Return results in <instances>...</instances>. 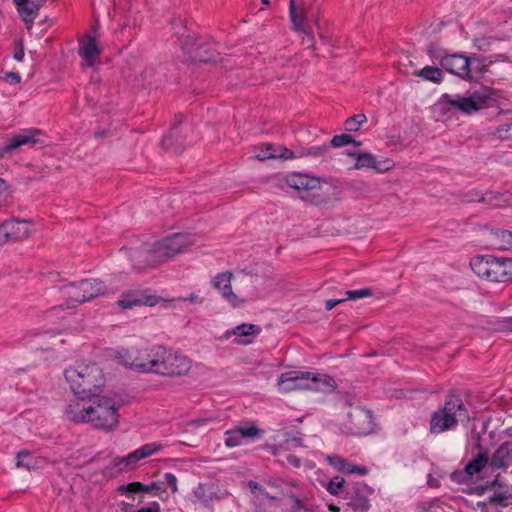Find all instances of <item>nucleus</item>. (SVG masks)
<instances>
[{"mask_svg":"<svg viewBox=\"0 0 512 512\" xmlns=\"http://www.w3.org/2000/svg\"><path fill=\"white\" fill-rule=\"evenodd\" d=\"M120 405L112 398L92 395L84 401H76L66 407L68 420L79 424L88 423L93 428L112 431L119 423Z\"/></svg>","mask_w":512,"mask_h":512,"instance_id":"1","label":"nucleus"},{"mask_svg":"<svg viewBox=\"0 0 512 512\" xmlns=\"http://www.w3.org/2000/svg\"><path fill=\"white\" fill-rule=\"evenodd\" d=\"M64 376L78 401L95 395V392L105 384L102 369L96 363L69 367L65 370Z\"/></svg>","mask_w":512,"mask_h":512,"instance_id":"2","label":"nucleus"},{"mask_svg":"<svg viewBox=\"0 0 512 512\" xmlns=\"http://www.w3.org/2000/svg\"><path fill=\"white\" fill-rule=\"evenodd\" d=\"M278 388L285 393L295 390H313L330 393L335 389V380L328 375L288 371L279 376Z\"/></svg>","mask_w":512,"mask_h":512,"instance_id":"3","label":"nucleus"},{"mask_svg":"<svg viewBox=\"0 0 512 512\" xmlns=\"http://www.w3.org/2000/svg\"><path fill=\"white\" fill-rule=\"evenodd\" d=\"M470 415L459 395L447 396L444 406L436 410L430 420V432L439 434L453 429L459 422H468Z\"/></svg>","mask_w":512,"mask_h":512,"instance_id":"4","label":"nucleus"},{"mask_svg":"<svg viewBox=\"0 0 512 512\" xmlns=\"http://www.w3.org/2000/svg\"><path fill=\"white\" fill-rule=\"evenodd\" d=\"M152 251L156 265L162 264L176 255L185 252L193 245L191 236L187 233H174L154 242Z\"/></svg>","mask_w":512,"mask_h":512,"instance_id":"5","label":"nucleus"},{"mask_svg":"<svg viewBox=\"0 0 512 512\" xmlns=\"http://www.w3.org/2000/svg\"><path fill=\"white\" fill-rule=\"evenodd\" d=\"M192 132V125L184 122L182 114H177L169 132L162 138L161 145L164 149L171 150L176 154L182 153L187 146L192 144L193 139L190 137Z\"/></svg>","mask_w":512,"mask_h":512,"instance_id":"6","label":"nucleus"},{"mask_svg":"<svg viewBox=\"0 0 512 512\" xmlns=\"http://www.w3.org/2000/svg\"><path fill=\"white\" fill-rule=\"evenodd\" d=\"M154 345L143 349L131 347L122 349L117 353V358L126 367L140 373H151L153 364Z\"/></svg>","mask_w":512,"mask_h":512,"instance_id":"7","label":"nucleus"},{"mask_svg":"<svg viewBox=\"0 0 512 512\" xmlns=\"http://www.w3.org/2000/svg\"><path fill=\"white\" fill-rule=\"evenodd\" d=\"M33 222L12 217L0 223V246L8 243L22 242L31 235Z\"/></svg>","mask_w":512,"mask_h":512,"instance_id":"8","label":"nucleus"},{"mask_svg":"<svg viewBox=\"0 0 512 512\" xmlns=\"http://www.w3.org/2000/svg\"><path fill=\"white\" fill-rule=\"evenodd\" d=\"M129 261L132 264V267L136 271H141L147 267L156 266L152 245L142 241L139 238H134L128 246H123L121 248Z\"/></svg>","mask_w":512,"mask_h":512,"instance_id":"9","label":"nucleus"},{"mask_svg":"<svg viewBox=\"0 0 512 512\" xmlns=\"http://www.w3.org/2000/svg\"><path fill=\"white\" fill-rule=\"evenodd\" d=\"M487 99V95H481L478 92L473 93L469 97L461 95L451 96L449 94H443L441 97L442 102L467 115L479 111L485 105Z\"/></svg>","mask_w":512,"mask_h":512,"instance_id":"10","label":"nucleus"},{"mask_svg":"<svg viewBox=\"0 0 512 512\" xmlns=\"http://www.w3.org/2000/svg\"><path fill=\"white\" fill-rule=\"evenodd\" d=\"M346 505L355 512H366L369 507V495L373 490L364 482H355L346 487Z\"/></svg>","mask_w":512,"mask_h":512,"instance_id":"11","label":"nucleus"},{"mask_svg":"<svg viewBox=\"0 0 512 512\" xmlns=\"http://www.w3.org/2000/svg\"><path fill=\"white\" fill-rule=\"evenodd\" d=\"M41 136H43V133L39 129L23 130L19 134L9 139L6 144L0 147V156L3 157L5 154L11 153L22 145H40L43 147L46 145V143L45 140L41 138Z\"/></svg>","mask_w":512,"mask_h":512,"instance_id":"12","label":"nucleus"},{"mask_svg":"<svg viewBox=\"0 0 512 512\" xmlns=\"http://www.w3.org/2000/svg\"><path fill=\"white\" fill-rule=\"evenodd\" d=\"M349 430L354 435H366L373 431L372 412L363 407L357 406L348 413Z\"/></svg>","mask_w":512,"mask_h":512,"instance_id":"13","label":"nucleus"},{"mask_svg":"<svg viewBox=\"0 0 512 512\" xmlns=\"http://www.w3.org/2000/svg\"><path fill=\"white\" fill-rule=\"evenodd\" d=\"M440 66L450 74L464 80H471L470 59L462 54H444L440 59Z\"/></svg>","mask_w":512,"mask_h":512,"instance_id":"14","label":"nucleus"},{"mask_svg":"<svg viewBox=\"0 0 512 512\" xmlns=\"http://www.w3.org/2000/svg\"><path fill=\"white\" fill-rule=\"evenodd\" d=\"M232 277L233 274L230 271L218 273L211 280V284L233 308H239L243 306L247 300L233 292L231 285Z\"/></svg>","mask_w":512,"mask_h":512,"instance_id":"15","label":"nucleus"},{"mask_svg":"<svg viewBox=\"0 0 512 512\" xmlns=\"http://www.w3.org/2000/svg\"><path fill=\"white\" fill-rule=\"evenodd\" d=\"M488 281H512V258H496L492 256V259H490V273Z\"/></svg>","mask_w":512,"mask_h":512,"instance_id":"16","label":"nucleus"},{"mask_svg":"<svg viewBox=\"0 0 512 512\" xmlns=\"http://www.w3.org/2000/svg\"><path fill=\"white\" fill-rule=\"evenodd\" d=\"M193 494L205 507H209L213 501H219L229 495L228 491L219 490L213 483H199L194 488Z\"/></svg>","mask_w":512,"mask_h":512,"instance_id":"17","label":"nucleus"},{"mask_svg":"<svg viewBox=\"0 0 512 512\" xmlns=\"http://www.w3.org/2000/svg\"><path fill=\"white\" fill-rule=\"evenodd\" d=\"M101 49L96 43L94 36L87 34L79 41L78 54L85 61L87 67H94L100 56Z\"/></svg>","mask_w":512,"mask_h":512,"instance_id":"18","label":"nucleus"},{"mask_svg":"<svg viewBox=\"0 0 512 512\" xmlns=\"http://www.w3.org/2000/svg\"><path fill=\"white\" fill-rule=\"evenodd\" d=\"M348 155L356 159L355 169L372 168L378 172H383L391 168L390 160L378 161L371 153L357 151L349 152Z\"/></svg>","mask_w":512,"mask_h":512,"instance_id":"19","label":"nucleus"},{"mask_svg":"<svg viewBox=\"0 0 512 512\" xmlns=\"http://www.w3.org/2000/svg\"><path fill=\"white\" fill-rule=\"evenodd\" d=\"M158 303V298L153 295H143L140 292L124 293L117 301V305L122 309H130L135 306H154Z\"/></svg>","mask_w":512,"mask_h":512,"instance_id":"20","label":"nucleus"},{"mask_svg":"<svg viewBox=\"0 0 512 512\" xmlns=\"http://www.w3.org/2000/svg\"><path fill=\"white\" fill-rule=\"evenodd\" d=\"M286 183L290 188L299 193L319 190L321 188L320 180L306 174L295 173L286 178Z\"/></svg>","mask_w":512,"mask_h":512,"instance_id":"21","label":"nucleus"},{"mask_svg":"<svg viewBox=\"0 0 512 512\" xmlns=\"http://www.w3.org/2000/svg\"><path fill=\"white\" fill-rule=\"evenodd\" d=\"M169 367L166 377H181L187 375L192 367V361L178 351L171 350Z\"/></svg>","mask_w":512,"mask_h":512,"instance_id":"22","label":"nucleus"},{"mask_svg":"<svg viewBox=\"0 0 512 512\" xmlns=\"http://www.w3.org/2000/svg\"><path fill=\"white\" fill-rule=\"evenodd\" d=\"M489 465L504 471L512 465V441H505L499 445L490 458Z\"/></svg>","mask_w":512,"mask_h":512,"instance_id":"23","label":"nucleus"},{"mask_svg":"<svg viewBox=\"0 0 512 512\" xmlns=\"http://www.w3.org/2000/svg\"><path fill=\"white\" fill-rule=\"evenodd\" d=\"M171 350L163 345H154L153 364L150 367L151 373L167 376Z\"/></svg>","mask_w":512,"mask_h":512,"instance_id":"24","label":"nucleus"},{"mask_svg":"<svg viewBox=\"0 0 512 512\" xmlns=\"http://www.w3.org/2000/svg\"><path fill=\"white\" fill-rule=\"evenodd\" d=\"M511 200L512 195L509 193L500 194L492 191H486L481 195L475 191V193H471L468 199V201L486 203L494 207H500L503 203H509Z\"/></svg>","mask_w":512,"mask_h":512,"instance_id":"25","label":"nucleus"},{"mask_svg":"<svg viewBox=\"0 0 512 512\" xmlns=\"http://www.w3.org/2000/svg\"><path fill=\"white\" fill-rule=\"evenodd\" d=\"M191 60L200 63H215L219 59V53L209 43L199 42L195 49L191 50Z\"/></svg>","mask_w":512,"mask_h":512,"instance_id":"26","label":"nucleus"},{"mask_svg":"<svg viewBox=\"0 0 512 512\" xmlns=\"http://www.w3.org/2000/svg\"><path fill=\"white\" fill-rule=\"evenodd\" d=\"M327 461L330 465H332L335 469L338 471L344 473V474H354L358 473L360 475H366L368 473V469L365 466H358L351 462H349L347 459L343 458L339 455H330L327 457Z\"/></svg>","mask_w":512,"mask_h":512,"instance_id":"27","label":"nucleus"},{"mask_svg":"<svg viewBox=\"0 0 512 512\" xmlns=\"http://www.w3.org/2000/svg\"><path fill=\"white\" fill-rule=\"evenodd\" d=\"M62 294L66 297L65 308L77 307L85 302L80 282H72L61 288Z\"/></svg>","mask_w":512,"mask_h":512,"instance_id":"28","label":"nucleus"},{"mask_svg":"<svg viewBox=\"0 0 512 512\" xmlns=\"http://www.w3.org/2000/svg\"><path fill=\"white\" fill-rule=\"evenodd\" d=\"M80 287L82 288L85 302L92 300L98 296H102L107 293V286L103 281L97 279H83L80 280Z\"/></svg>","mask_w":512,"mask_h":512,"instance_id":"29","label":"nucleus"},{"mask_svg":"<svg viewBox=\"0 0 512 512\" xmlns=\"http://www.w3.org/2000/svg\"><path fill=\"white\" fill-rule=\"evenodd\" d=\"M297 0H290L289 5V13L292 22L293 30L297 32H306V29L309 28L306 25V15L303 7H297Z\"/></svg>","mask_w":512,"mask_h":512,"instance_id":"30","label":"nucleus"},{"mask_svg":"<svg viewBox=\"0 0 512 512\" xmlns=\"http://www.w3.org/2000/svg\"><path fill=\"white\" fill-rule=\"evenodd\" d=\"M372 295V290L370 288H363L359 290H348L345 292L344 298L339 299H329L325 302V309L327 311L332 310L338 304H341L347 300H357L364 297H369Z\"/></svg>","mask_w":512,"mask_h":512,"instance_id":"31","label":"nucleus"},{"mask_svg":"<svg viewBox=\"0 0 512 512\" xmlns=\"http://www.w3.org/2000/svg\"><path fill=\"white\" fill-rule=\"evenodd\" d=\"M490 259L491 255L475 256L470 260L471 269L480 278L488 280L490 273Z\"/></svg>","mask_w":512,"mask_h":512,"instance_id":"32","label":"nucleus"},{"mask_svg":"<svg viewBox=\"0 0 512 512\" xmlns=\"http://www.w3.org/2000/svg\"><path fill=\"white\" fill-rule=\"evenodd\" d=\"M413 75L436 84L441 83L444 79L442 69L436 66H425L420 70H415Z\"/></svg>","mask_w":512,"mask_h":512,"instance_id":"33","label":"nucleus"},{"mask_svg":"<svg viewBox=\"0 0 512 512\" xmlns=\"http://www.w3.org/2000/svg\"><path fill=\"white\" fill-rule=\"evenodd\" d=\"M179 29L175 31V34L179 37L181 47L191 56V50L195 49L196 45L199 44L198 39H196L192 35H184L186 30L185 26L182 24V21L179 19Z\"/></svg>","mask_w":512,"mask_h":512,"instance_id":"34","label":"nucleus"},{"mask_svg":"<svg viewBox=\"0 0 512 512\" xmlns=\"http://www.w3.org/2000/svg\"><path fill=\"white\" fill-rule=\"evenodd\" d=\"M261 333V328L255 324L242 323L236 326L232 331H227L226 336L235 335L239 337H255Z\"/></svg>","mask_w":512,"mask_h":512,"instance_id":"35","label":"nucleus"},{"mask_svg":"<svg viewBox=\"0 0 512 512\" xmlns=\"http://www.w3.org/2000/svg\"><path fill=\"white\" fill-rule=\"evenodd\" d=\"M497 248L500 250L512 249V231L496 229L492 232Z\"/></svg>","mask_w":512,"mask_h":512,"instance_id":"36","label":"nucleus"},{"mask_svg":"<svg viewBox=\"0 0 512 512\" xmlns=\"http://www.w3.org/2000/svg\"><path fill=\"white\" fill-rule=\"evenodd\" d=\"M140 461L136 451L129 453L127 456L117 457L114 459V467L119 471H128L133 469Z\"/></svg>","mask_w":512,"mask_h":512,"instance_id":"37","label":"nucleus"},{"mask_svg":"<svg viewBox=\"0 0 512 512\" xmlns=\"http://www.w3.org/2000/svg\"><path fill=\"white\" fill-rule=\"evenodd\" d=\"M489 458L486 452H481L476 458L471 460L466 466V470L470 476L482 471V469L488 464Z\"/></svg>","mask_w":512,"mask_h":512,"instance_id":"38","label":"nucleus"},{"mask_svg":"<svg viewBox=\"0 0 512 512\" xmlns=\"http://www.w3.org/2000/svg\"><path fill=\"white\" fill-rule=\"evenodd\" d=\"M40 9V5L35 2H28L24 7L19 8L18 12L22 20L27 24L31 25L37 16Z\"/></svg>","mask_w":512,"mask_h":512,"instance_id":"39","label":"nucleus"},{"mask_svg":"<svg viewBox=\"0 0 512 512\" xmlns=\"http://www.w3.org/2000/svg\"><path fill=\"white\" fill-rule=\"evenodd\" d=\"M37 461L32 453L29 451L23 450L18 452L17 454V462L16 466L19 468H25L27 470L34 469L36 467Z\"/></svg>","mask_w":512,"mask_h":512,"instance_id":"40","label":"nucleus"},{"mask_svg":"<svg viewBox=\"0 0 512 512\" xmlns=\"http://www.w3.org/2000/svg\"><path fill=\"white\" fill-rule=\"evenodd\" d=\"M329 149H330V146L327 144H324L321 146H311V147L301 148L298 150V156H299V158L306 157V156H311V157H315V158L323 157L327 154Z\"/></svg>","mask_w":512,"mask_h":512,"instance_id":"41","label":"nucleus"},{"mask_svg":"<svg viewBox=\"0 0 512 512\" xmlns=\"http://www.w3.org/2000/svg\"><path fill=\"white\" fill-rule=\"evenodd\" d=\"M367 122L365 114H356L348 119L344 123V128L348 132H356L360 129L361 125Z\"/></svg>","mask_w":512,"mask_h":512,"instance_id":"42","label":"nucleus"},{"mask_svg":"<svg viewBox=\"0 0 512 512\" xmlns=\"http://www.w3.org/2000/svg\"><path fill=\"white\" fill-rule=\"evenodd\" d=\"M162 448H163V445L161 443L153 442V443L145 444V445L141 446L140 448L136 449L135 451H136L139 459L142 460V459L152 456L153 454L160 451Z\"/></svg>","mask_w":512,"mask_h":512,"instance_id":"43","label":"nucleus"},{"mask_svg":"<svg viewBox=\"0 0 512 512\" xmlns=\"http://www.w3.org/2000/svg\"><path fill=\"white\" fill-rule=\"evenodd\" d=\"M257 149L259 152L256 154V158L260 161L277 158V146L273 144H263Z\"/></svg>","mask_w":512,"mask_h":512,"instance_id":"44","label":"nucleus"},{"mask_svg":"<svg viewBox=\"0 0 512 512\" xmlns=\"http://www.w3.org/2000/svg\"><path fill=\"white\" fill-rule=\"evenodd\" d=\"M242 437L237 428L226 431L225 444L227 447H236L242 444Z\"/></svg>","mask_w":512,"mask_h":512,"instance_id":"45","label":"nucleus"},{"mask_svg":"<svg viewBox=\"0 0 512 512\" xmlns=\"http://www.w3.org/2000/svg\"><path fill=\"white\" fill-rule=\"evenodd\" d=\"M345 480L341 476L333 477L327 485V491L331 495H338L344 489Z\"/></svg>","mask_w":512,"mask_h":512,"instance_id":"46","label":"nucleus"},{"mask_svg":"<svg viewBox=\"0 0 512 512\" xmlns=\"http://www.w3.org/2000/svg\"><path fill=\"white\" fill-rule=\"evenodd\" d=\"M237 429L240 432L242 439H244V438L255 439V438H258L263 433V431L260 428H258L257 426H249V427L240 426V427H237Z\"/></svg>","mask_w":512,"mask_h":512,"instance_id":"47","label":"nucleus"},{"mask_svg":"<svg viewBox=\"0 0 512 512\" xmlns=\"http://www.w3.org/2000/svg\"><path fill=\"white\" fill-rule=\"evenodd\" d=\"M352 142H355V139L349 134L335 135L331 139L329 146L342 147V146L351 144Z\"/></svg>","mask_w":512,"mask_h":512,"instance_id":"48","label":"nucleus"},{"mask_svg":"<svg viewBox=\"0 0 512 512\" xmlns=\"http://www.w3.org/2000/svg\"><path fill=\"white\" fill-rule=\"evenodd\" d=\"M144 490H146L145 484L141 482H132L129 483L128 485H122L118 488V491L120 492H127L131 494L144 492Z\"/></svg>","mask_w":512,"mask_h":512,"instance_id":"49","label":"nucleus"},{"mask_svg":"<svg viewBox=\"0 0 512 512\" xmlns=\"http://www.w3.org/2000/svg\"><path fill=\"white\" fill-rule=\"evenodd\" d=\"M277 158L284 160L299 158L298 151H292L291 149L284 146H277Z\"/></svg>","mask_w":512,"mask_h":512,"instance_id":"50","label":"nucleus"},{"mask_svg":"<svg viewBox=\"0 0 512 512\" xmlns=\"http://www.w3.org/2000/svg\"><path fill=\"white\" fill-rule=\"evenodd\" d=\"M450 478L452 481L461 484L467 482L471 478V476L468 474L466 468H464V470L462 471L452 472Z\"/></svg>","mask_w":512,"mask_h":512,"instance_id":"51","label":"nucleus"},{"mask_svg":"<svg viewBox=\"0 0 512 512\" xmlns=\"http://www.w3.org/2000/svg\"><path fill=\"white\" fill-rule=\"evenodd\" d=\"M497 136L500 139H512V122L509 124L501 125L497 128Z\"/></svg>","mask_w":512,"mask_h":512,"instance_id":"52","label":"nucleus"},{"mask_svg":"<svg viewBox=\"0 0 512 512\" xmlns=\"http://www.w3.org/2000/svg\"><path fill=\"white\" fill-rule=\"evenodd\" d=\"M427 54L430 58L439 60L444 56L445 53L434 43L429 44L427 47Z\"/></svg>","mask_w":512,"mask_h":512,"instance_id":"53","label":"nucleus"},{"mask_svg":"<svg viewBox=\"0 0 512 512\" xmlns=\"http://www.w3.org/2000/svg\"><path fill=\"white\" fill-rule=\"evenodd\" d=\"M164 479V485L167 484L170 487L171 492L176 493L178 491L176 476L172 473H165Z\"/></svg>","mask_w":512,"mask_h":512,"instance_id":"54","label":"nucleus"},{"mask_svg":"<svg viewBox=\"0 0 512 512\" xmlns=\"http://www.w3.org/2000/svg\"><path fill=\"white\" fill-rule=\"evenodd\" d=\"M146 490H144V493H151L152 491H160L165 492L166 488L164 486V483L161 481H154L149 485H145Z\"/></svg>","mask_w":512,"mask_h":512,"instance_id":"55","label":"nucleus"},{"mask_svg":"<svg viewBox=\"0 0 512 512\" xmlns=\"http://www.w3.org/2000/svg\"><path fill=\"white\" fill-rule=\"evenodd\" d=\"M306 37L303 38L302 42L303 44H306L308 48L314 49L315 47V39L312 35L310 27L306 29V32H303Z\"/></svg>","mask_w":512,"mask_h":512,"instance_id":"56","label":"nucleus"},{"mask_svg":"<svg viewBox=\"0 0 512 512\" xmlns=\"http://www.w3.org/2000/svg\"><path fill=\"white\" fill-rule=\"evenodd\" d=\"M4 80L9 84H18L21 81V76L17 72H7Z\"/></svg>","mask_w":512,"mask_h":512,"instance_id":"57","label":"nucleus"},{"mask_svg":"<svg viewBox=\"0 0 512 512\" xmlns=\"http://www.w3.org/2000/svg\"><path fill=\"white\" fill-rule=\"evenodd\" d=\"M505 487H506V485L499 480L498 476L495 479H493L492 481L487 482L485 485V489H489V490L494 489V488L504 489Z\"/></svg>","mask_w":512,"mask_h":512,"instance_id":"58","label":"nucleus"},{"mask_svg":"<svg viewBox=\"0 0 512 512\" xmlns=\"http://www.w3.org/2000/svg\"><path fill=\"white\" fill-rule=\"evenodd\" d=\"M506 491H503V493H494L492 496L489 497L490 503H501L504 500H506Z\"/></svg>","mask_w":512,"mask_h":512,"instance_id":"59","label":"nucleus"},{"mask_svg":"<svg viewBox=\"0 0 512 512\" xmlns=\"http://www.w3.org/2000/svg\"><path fill=\"white\" fill-rule=\"evenodd\" d=\"M286 460H287V462H288L291 466H293V467H295V468H298V467H300V465H301V460H300L297 456H295V455H293V454H288V455L286 456Z\"/></svg>","mask_w":512,"mask_h":512,"instance_id":"60","label":"nucleus"},{"mask_svg":"<svg viewBox=\"0 0 512 512\" xmlns=\"http://www.w3.org/2000/svg\"><path fill=\"white\" fill-rule=\"evenodd\" d=\"M24 58V47L23 45L20 43L19 47L15 50L14 52V59L16 61H22Z\"/></svg>","mask_w":512,"mask_h":512,"instance_id":"61","label":"nucleus"},{"mask_svg":"<svg viewBox=\"0 0 512 512\" xmlns=\"http://www.w3.org/2000/svg\"><path fill=\"white\" fill-rule=\"evenodd\" d=\"M153 506L154 507L140 508L136 512H159V504L154 502Z\"/></svg>","mask_w":512,"mask_h":512,"instance_id":"62","label":"nucleus"},{"mask_svg":"<svg viewBox=\"0 0 512 512\" xmlns=\"http://www.w3.org/2000/svg\"><path fill=\"white\" fill-rule=\"evenodd\" d=\"M502 327L503 329L512 332V317L505 318L502 321Z\"/></svg>","mask_w":512,"mask_h":512,"instance_id":"63","label":"nucleus"},{"mask_svg":"<svg viewBox=\"0 0 512 512\" xmlns=\"http://www.w3.org/2000/svg\"><path fill=\"white\" fill-rule=\"evenodd\" d=\"M294 512H309L306 508L303 507L302 502L299 499L295 500Z\"/></svg>","mask_w":512,"mask_h":512,"instance_id":"64","label":"nucleus"}]
</instances>
